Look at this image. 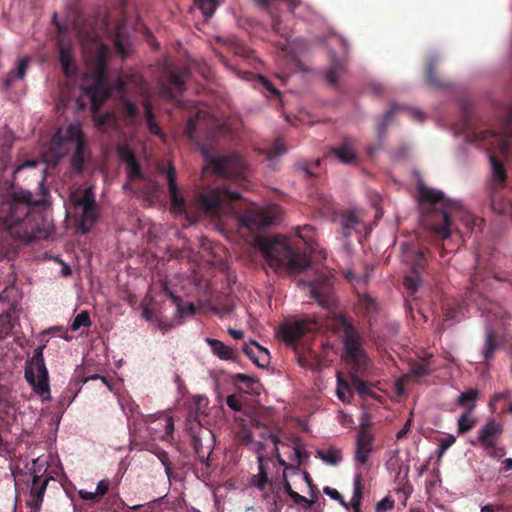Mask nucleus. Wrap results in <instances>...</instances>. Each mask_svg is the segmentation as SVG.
I'll return each mask as SVG.
<instances>
[{
    "label": "nucleus",
    "instance_id": "nucleus-2",
    "mask_svg": "<svg viewBox=\"0 0 512 512\" xmlns=\"http://www.w3.org/2000/svg\"><path fill=\"white\" fill-rule=\"evenodd\" d=\"M418 194L421 223L437 238L444 240L450 236L451 218L456 215L467 217L465 221L468 228L476 225L477 220L471 219L463 205L459 201L446 198L442 191L419 184Z\"/></svg>",
    "mask_w": 512,
    "mask_h": 512
},
{
    "label": "nucleus",
    "instance_id": "nucleus-20",
    "mask_svg": "<svg viewBox=\"0 0 512 512\" xmlns=\"http://www.w3.org/2000/svg\"><path fill=\"white\" fill-rule=\"evenodd\" d=\"M105 73V62L102 54L100 53L97 59V85L95 88L87 90V93L91 94L93 107L101 105L109 97V91L105 88Z\"/></svg>",
    "mask_w": 512,
    "mask_h": 512
},
{
    "label": "nucleus",
    "instance_id": "nucleus-37",
    "mask_svg": "<svg viewBox=\"0 0 512 512\" xmlns=\"http://www.w3.org/2000/svg\"><path fill=\"white\" fill-rule=\"evenodd\" d=\"M479 398V391L477 389H469L466 392H462L457 400V405L461 407H466L469 409V406L472 405L475 407V401Z\"/></svg>",
    "mask_w": 512,
    "mask_h": 512
},
{
    "label": "nucleus",
    "instance_id": "nucleus-38",
    "mask_svg": "<svg viewBox=\"0 0 512 512\" xmlns=\"http://www.w3.org/2000/svg\"><path fill=\"white\" fill-rule=\"evenodd\" d=\"M363 493H362V485H361V476L357 475L354 479V492L351 498V506L354 512H361V501H362Z\"/></svg>",
    "mask_w": 512,
    "mask_h": 512
},
{
    "label": "nucleus",
    "instance_id": "nucleus-19",
    "mask_svg": "<svg viewBox=\"0 0 512 512\" xmlns=\"http://www.w3.org/2000/svg\"><path fill=\"white\" fill-rule=\"evenodd\" d=\"M329 156H333L343 164H352L357 160L356 141L351 137H344L338 144L329 150Z\"/></svg>",
    "mask_w": 512,
    "mask_h": 512
},
{
    "label": "nucleus",
    "instance_id": "nucleus-47",
    "mask_svg": "<svg viewBox=\"0 0 512 512\" xmlns=\"http://www.w3.org/2000/svg\"><path fill=\"white\" fill-rule=\"evenodd\" d=\"M344 68L343 63L338 60H334L331 68L326 73V80L330 85H336L338 81V73Z\"/></svg>",
    "mask_w": 512,
    "mask_h": 512
},
{
    "label": "nucleus",
    "instance_id": "nucleus-31",
    "mask_svg": "<svg viewBox=\"0 0 512 512\" xmlns=\"http://www.w3.org/2000/svg\"><path fill=\"white\" fill-rule=\"evenodd\" d=\"M169 294V297L172 301V303L176 306V309H177V314L180 316V317H184V316H192L195 314V311H196V308H195V305L191 302L189 303H186L185 305L182 304V299L173 294L172 292H168Z\"/></svg>",
    "mask_w": 512,
    "mask_h": 512
},
{
    "label": "nucleus",
    "instance_id": "nucleus-53",
    "mask_svg": "<svg viewBox=\"0 0 512 512\" xmlns=\"http://www.w3.org/2000/svg\"><path fill=\"white\" fill-rule=\"evenodd\" d=\"M402 109L403 108L401 106H399L397 104H393L391 106V108L384 114V117H383L381 123L379 124L378 130L380 132H383L385 130L386 126L390 123L393 114L396 111H399V110H402Z\"/></svg>",
    "mask_w": 512,
    "mask_h": 512
},
{
    "label": "nucleus",
    "instance_id": "nucleus-39",
    "mask_svg": "<svg viewBox=\"0 0 512 512\" xmlns=\"http://www.w3.org/2000/svg\"><path fill=\"white\" fill-rule=\"evenodd\" d=\"M194 3L206 18L212 17L218 6V0H194Z\"/></svg>",
    "mask_w": 512,
    "mask_h": 512
},
{
    "label": "nucleus",
    "instance_id": "nucleus-8",
    "mask_svg": "<svg viewBox=\"0 0 512 512\" xmlns=\"http://www.w3.org/2000/svg\"><path fill=\"white\" fill-rule=\"evenodd\" d=\"M207 167L220 177L230 179L240 185L247 181V164L245 159L236 153L224 156H211L205 154Z\"/></svg>",
    "mask_w": 512,
    "mask_h": 512
},
{
    "label": "nucleus",
    "instance_id": "nucleus-43",
    "mask_svg": "<svg viewBox=\"0 0 512 512\" xmlns=\"http://www.w3.org/2000/svg\"><path fill=\"white\" fill-rule=\"evenodd\" d=\"M358 303L361 309L367 314H374L377 311V303L374 298L368 294H362L358 297Z\"/></svg>",
    "mask_w": 512,
    "mask_h": 512
},
{
    "label": "nucleus",
    "instance_id": "nucleus-57",
    "mask_svg": "<svg viewBox=\"0 0 512 512\" xmlns=\"http://www.w3.org/2000/svg\"><path fill=\"white\" fill-rule=\"evenodd\" d=\"M394 500L387 496L376 504V512H387L394 508Z\"/></svg>",
    "mask_w": 512,
    "mask_h": 512
},
{
    "label": "nucleus",
    "instance_id": "nucleus-45",
    "mask_svg": "<svg viewBox=\"0 0 512 512\" xmlns=\"http://www.w3.org/2000/svg\"><path fill=\"white\" fill-rule=\"evenodd\" d=\"M91 324L92 323L90 320L89 313L87 311H82L78 315H76L75 318L73 319V321L70 325V330L77 331L81 327H90Z\"/></svg>",
    "mask_w": 512,
    "mask_h": 512
},
{
    "label": "nucleus",
    "instance_id": "nucleus-46",
    "mask_svg": "<svg viewBox=\"0 0 512 512\" xmlns=\"http://www.w3.org/2000/svg\"><path fill=\"white\" fill-rule=\"evenodd\" d=\"M118 157L126 164L136 160L133 150L127 144H118L116 147Z\"/></svg>",
    "mask_w": 512,
    "mask_h": 512
},
{
    "label": "nucleus",
    "instance_id": "nucleus-30",
    "mask_svg": "<svg viewBox=\"0 0 512 512\" xmlns=\"http://www.w3.org/2000/svg\"><path fill=\"white\" fill-rule=\"evenodd\" d=\"M317 457L329 465H338L342 459L341 450L330 447L326 450H317Z\"/></svg>",
    "mask_w": 512,
    "mask_h": 512
},
{
    "label": "nucleus",
    "instance_id": "nucleus-56",
    "mask_svg": "<svg viewBox=\"0 0 512 512\" xmlns=\"http://www.w3.org/2000/svg\"><path fill=\"white\" fill-rule=\"evenodd\" d=\"M251 444L253 445V449L256 452L258 464H264L265 460H271L270 457L266 458L263 455V452L265 450V442H264V440L255 441V442H252Z\"/></svg>",
    "mask_w": 512,
    "mask_h": 512
},
{
    "label": "nucleus",
    "instance_id": "nucleus-54",
    "mask_svg": "<svg viewBox=\"0 0 512 512\" xmlns=\"http://www.w3.org/2000/svg\"><path fill=\"white\" fill-rule=\"evenodd\" d=\"M483 449L488 456L494 459H500L506 454L505 448L497 443L492 444V447H483Z\"/></svg>",
    "mask_w": 512,
    "mask_h": 512
},
{
    "label": "nucleus",
    "instance_id": "nucleus-4",
    "mask_svg": "<svg viewBox=\"0 0 512 512\" xmlns=\"http://www.w3.org/2000/svg\"><path fill=\"white\" fill-rule=\"evenodd\" d=\"M260 248L268 264L274 269L283 268L289 272H300L310 265L306 252L286 239H265Z\"/></svg>",
    "mask_w": 512,
    "mask_h": 512
},
{
    "label": "nucleus",
    "instance_id": "nucleus-10",
    "mask_svg": "<svg viewBox=\"0 0 512 512\" xmlns=\"http://www.w3.org/2000/svg\"><path fill=\"white\" fill-rule=\"evenodd\" d=\"M467 138L471 142L489 141L492 144L495 141H499V146L502 149H506L509 141L512 139V108L506 110L499 131L492 129L486 124H479L469 129Z\"/></svg>",
    "mask_w": 512,
    "mask_h": 512
},
{
    "label": "nucleus",
    "instance_id": "nucleus-52",
    "mask_svg": "<svg viewBox=\"0 0 512 512\" xmlns=\"http://www.w3.org/2000/svg\"><path fill=\"white\" fill-rule=\"evenodd\" d=\"M291 450L290 458L296 462V467L302 465L304 458H307L306 452L297 444L293 447L288 446Z\"/></svg>",
    "mask_w": 512,
    "mask_h": 512
},
{
    "label": "nucleus",
    "instance_id": "nucleus-14",
    "mask_svg": "<svg viewBox=\"0 0 512 512\" xmlns=\"http://www.w3.org/2000/svg\"><path fill=\"white\" fill-rule=\"evenodd\" d=\"M214 445L215 435L212 430L199 426L198 430L192 435V446L199 461L207 467L210 466V455L213 452Z\"/></svg>",
    "mask_w": 512,
    "mask_h": 512
},
{
    "label": "nucleus",
    "instance_id": "nucleus-11",
    "mask_svg": "<svg viewBox=\"0 0 512 512\" xmlns=\"http://www.w3.org/2000/svg\"><path fill=\"white\" fill-rule=\"evenodd\" d=\"M74 214L81 234L88 233L99 217V208L92 188H87L80 196H74Z\"/></svg>",
    "mask_w": 512,
    "mask_h": 512
},
{
    "label": "nucleus",
    "instance_id": "nucleus-26",
    "mask_svg": "<svg viewBox=\"0 0 512 512\" xmlns=\"http://www.w3.org/2000/svg\"><path fill=\"white\" fill-rule=\"evenodd\" d=\"M29 62L30 59L28 57H24L18 61L16 69L9 72L8 75L2 80V84L5 90L9 89L16 79L22 80L25 77Z\"/></svg>",
    "mask_w": 512,
    "mask_h": 512
},
{
    "label": "nucleus",
    "instance_id": "nucleus-7",
    "mask_svg": "<svg viewBox=\"0 0 512 512\" xmlns=\"http://www.w3.org/2000/svg\"><path fill=\"white\" fill-rule=\"evenodd\" d=\"M402 259L411 268L405 275L403 285L410 295H413L421 281V271L428 263L429 250L416 242H405L401 245Z\"/></svg>",
    "mask_w": 512,
    "mask_h": 512
},
{
    "label": "nucleus",
    "instance_id": "nucleus-60",
    "mask_svg": "<svg viewBox=\"0 0 512 512\" xmlns=\"http://www.w3.org/2000/svg\"><path fill=\"white\" fill-rule=\"evenodd\" d=\"M295 503L297 504H303L306 509L310 508L313 504V500H309L308 498L300 495L299 493L293 491L288 495Z\"/></svg>",
    "mask_w": 512,
    "mask_h": 512
},
{
    "label": "nucleus",
    "instance_id": "nucleus-17",
    "mask_svg": "<svg viewBox=\"0 0 512 512\" xmlns=\"http://www.w3.org/2000/svg\"><path fill=\"white\" fill-rule=\"evenodd\" d=\"M160 172L165 175L167 179L172 208L178 212H185L186 202L183 196L179 193L176 182V169L172 162H168L167 166L161 168Z\"/></svg>",
    "mask_w": 512,
    "mask_h": 512
},
{
    "label": "nucleus",
    "instance_id": "nucleus-23",
    "mask_svg": "<svg viewBox=\"0 0 512 512\" xmlns=\"http://www.w3.org/2000/svg\"><path fill=\"white\" fill-rule=\"evenodd\" d=\"M185 90L184 76L172 71L165 82H162L161 94L164 98L175 99L177 94Z\"/></svg>",
    "mask_w": 512,
    "mask_h": 512
},
{
    "label": "nucleus",
    "instance_id": "nucleus-50",
    "mask_svg": "<svg viewBox=\"0 0 512 512\" xmlns=\"http://www.w3.org/2000/svg\"><path fill=\"white\" fill-rule=\"evenodd\" d=\"M232 380L235 383H243L247 389L252 391L255 390L254 386L258 383L254 377L242 373L234 374Z\"/></svg>",
    "mask_w": 512,
    "mask_h": 512
},
{
    "label": "nucleus",
    "instance_id": "nucleus-42",
    "mask_svg": "<svg viewBox=\"0 0 512 512\" xmlns=\"http://www.w3.org/2000/svg\"><path fill=\"white\" fill-rule=\"evenodd\" d=\"M201 115H202V112L199 111L195 118L190 117L187 121V124L185 127V133L190 140L194 141L197 138L196 133L200 126Z\"/></svg>",
    "mask_w": 512,
    "mask_h": 512
},
{
    "label": "nucleus",
    "instance_id": "nucleus-63",
    "mask_svg": "<svg viewBox=\"0 0 512 512\" xmlns=\"http://www.w3.org/2000/svg\"><path fill=\"white\" fill-rule=\"evenodd\" d=\"M109 486L110 481L108 479H103L99 481L96 487V492L98 496H104L108 492Z\"/></svg>",
    "mask_w": 512,
    "mask_h": 512
},
{
    "label": "nucleus",
    "instance_id": "nucleus-6",
    "mask_svg": "<svg viewBox=\"0 0 512 512\" xmlns=\"http://www.w3.org/2000/svg\"><path fill=\"white\" fill-rule=\"evenodd\" d=\"M240 198L241 195L238 191L221 186L199 193L197 203L205 214L220 219L234 213L232 202Z\"/></svg>",
    "mask_w": 512,
    "mask_h": 512
},
{
    "label": "nucleus",
    "instance_id": "nucleus-1",
    "mask_svg": "<svg viewBox=\"0 0 512 512\" xmlns=\"http://www.w3.org/2000/svg\"><path fill=\"white\" fill-rule=\"evenodd\" d=\"M42 203L26 190L0 199V232L23 244L46 238V231L40 228L42 217L36 210Z\"/></svg>",
    "mask_w": 512,
    "mask_h": 512
},
{
    "label": "nucleus",
    "instance_id": "nucleus-22",
    "mask_svg": "<svg viewBox=\"0 0 512 512\" xmlns=\"http://www.w3.org/2000/svg\"><path fill=\"white\" fill-rule=\"evenodd\" d=\"M503 433V425L494 419L489 420L479 431L478 442L483 447H492Z\"/></svg>",
    "mask_w": 512,
    "mask_h": 512
},
{
    "label": "nucleus",
    "instance_id": "nucleus-5",
    "mask_svg": "<svg viewBox=\"0 0 512 512\" xmlns=\"http://www.w3.org/2000/svg\"><path fill=\"white\" fill-rule=\"evenodd\" d=\"M70 145L75 148L71 157V166L77 173H81L84 168L86 145L82 129L78 124L69 125L65 131L58 130L53 135L45 153V160L54 165L57 164L68 153Z\"/></svg>",
    "mask_w": 512,
    "mask_h": 512
},
{
    "label": "nucleus",
    "instance_id": "nucleus-15",
    "mask_svg": "<svg viewBox=\"0 0 512 512\" xmlns=\"http://www.w3.org/2000/svg\"><path fill=\"white\" fill-rule=\"evenodd\" d=\"M310 297L313 298L319 306L330 309L335 304L333 294V283L328 277H319L315 281L308 283Z\"/></svg>",
    "mask_w": 512,
    "mask_h": 512
},
{
    "label": "nucleus",
    "instance_id": "nucleus-24",
    "mask_svg": "<svg viewBox=\"0 0 512 512\" xmlns=\"http://www.w3.org/2000/svg\"><path fill=\"white\" fill-rule=\"evenodd\" d=\"M59 62L63 73L66 77H70L76 72V65L73 59V50L70 44L63 41L58 42Z\"/></svg>",
    "mask_w": 512,
    "mask_h": 512
},
{
    "label": "nucleus",
    "instance_id": "nucleus-58",
    "mask_svg": "<svg viewBox=\"0 0 512 512\" xmlns=\"http://www.w3.org/2000/svg\"><path fill=\"white\" fill-rule=\"evenodd\" d=\"M285 152L284 144L278 139L275 141L272 149L267 152V159L271 160L274 156L282 155Z\"/></svg>",
    "mask_w": 512,
    "mask_h": 512
},
{
    "label": "nucleus",
    "instance_id": "nucleus-55",
    "mask_svg": "<svg viewBox=\"0 0 512 512\" xmlns=\"http://www.w3.org/2000/svg\"><path fill=\"white\" fill-rule=\"evenodd\" d=\"M12 329L10 316L8 314L6 315H0V340L6 337Z\"/></svg>",
    "mask_w": 512,
    "mask_h": 512
},
{
    "label": "nucleus",
    "instance_id": "nucleus-44",
    "mask_svg": "<svg viewBox=\"0 0 512 512\" xmlns=\"http://www.w3.org/2000/svg\"><path fill=\"white\" fill-rule=\"evenodd\" d=\"M259 473L251 478V484L260 490H263L268 483V473L264 464L258 465Z\"/></svg>",
    "mask_w": 512,
    "mask_h": 512
},
{
    "label": "nucleus",
    "instance_id": "nucleus-36",
    "mask_svg": "<svg viewBox=\"0 0 512 512\" xmlns=\"http://www.w3.org/2000/svg\"><path fill=\"white\" fill-rule=\"evenodd\" d=\"M490 163L492 167L493 179L500 184L504 183L507 179V173L502 162L493 155H490Z\"/></svg>",
    "mask_w": 512,
    "mask_h": 512
},
{
    "label": "nucleus",
    "instance_id": "nucleus-28",
    "mask_svg": "<svg viewBox=\"0 0 512 512\" xmlns=\"http://www.w3.org/2000/svg\"><path fill=\"white\" fill-rule=\"evenodd\" d=\"M206 343L210 346L214 355L222 360H234L235 354L232 348L222 341L212 338H206Z\"/></svg>",
    "mask_w": 512,
    "mask_h": 512
},
{
    "label": "nucleus",
    "instance_id": "nucleus-35",
    "mask_svg": "<svg viewBox=\"0 0 512 512\" xmlns=\"http://www.w3.org/2000/svg\"><path fill=\"white\" fill-rule=\"evenodd\" d=\"M296 235L310 248L315 244L314 228L311 225L297 226Z\"/></svg>",
    "mask_w": 512,
    "mask_h": 512
},
{
    "label": "nucleus",
    "instance_id": "nucleus-21",
    "mask_svg": "<svg viewBox=\"0 0 512 512\" xmlns=\"http://www.w3.org/2000/svg\"><path fill=\"white\" fill-rule=\"evenodd\" d=\"M334 221L340 227V232L345 238L351 237L363 222L359 212L353 210L341 211L335 216Z\"/></svg>",
    "mask_w": 512,
    "mask_h": 512
},
{
    "label": "nucleus",
    "instance_id": "nucleus-29",
    "mask_svg": "<svg viewBox=\"0 0 512 512\" xmlns=\"http://www.w3.org/2000/svg\"><path fill=\"white\" fill-rule=\"evenodd\" d=\"M144 110H145V120L148 127V130L151 134L156 135L160 138H164V134L160 128V126L155 121V116L153 114V107L149 100L144 101Z\"/></svg>",
    "mask_w": 512,
    "mask_h": 512
},
{
    "label": "nucleus",
    "instance_id": "nucleus-27",
    "mask_svg": "<svg viewBox=\"0 0 512 512\" xmlns=\"http://www.w3.org/2000/svg\"><path fill=\"white\" fill-rule=\"evenodd\" d=\"M438 64V58L432 56L428 59L425 70V78L428 84L438 88L448 87L445 81H443L436 73V67Z\"/></svg>",
    "mask_w": 512,
    "mask_h": 512
},
{
    "label": "nucleus",
    "instance_id": "nucleus-64",
    "mask_svg": "<svg viewBox=\"0 0 512 512\" xmlns=\"http://www.w3.org/2000/svg\"><path fill=\"white\" fill-rule=\"evenodd\" d=\"M454 442L455 437L452 435L445 439H442L439 445L440 455H442Z\"/></svg>",
    "mask_w": 512,
    "mask_h": 512
},
{
    "label": "nucleus",
    "instance_id": "nucleus-34",
    "mask_svg": "<svg viewBox=\"0 0 512 512\" xmlns=\"http://www.w3.org/2000/svg\"><path fill=\"white\" fill-rule=\"evenodd\" d=\"M474 406L470 405L469 409L463 413L458 419V433L464 434L470 431L476 424V420L470 417V414L473 412Z\"/></svg>",
    "mask_w": 512,
    "mask_h": 512
},
{
    "label": "nucleus",
    "instance_id": "nucleus-33",
    "mask_svg": "<svg viewBox=\"0 0 512 512\" xmlns=\"http://www.w3.org/2000/svg\"><path fill=\"white\" fill-rule=\"evenodd\" d=\"M123 114H124V118H125V121L127 122V124L136 125L138 123L139 110H138L137 105L134 102H132L130 100L124 101Z\"/></svg>",
    "mask_w": 512,
    "mask_h": 512
},
{
    "label": "nucleus",
    "instance_id": "nucleus-48",
    "mask_svg": "<svg viewBox=\"0 0 512 512\" xmlns=\"http://www.w3.org/2000/svg\"><path fill=\"white\" fill-rule=\"evenodd\" d=\"M127 176L130 180L144 178V174L137 159L127 164Z\"/></svg>",
    "mask_w": 512,
    "mask_h": 512
},
{
    "label": "nucleus",
    "instance_id": "nucleus-62",
    "mask_svg": "<svg viewBox=\"0 0 512 512\" xmlns=\"http://www.w3.org/2000/svg\"><path fill=\"white\" fill-rule=\"evenodd\" d=\"M157 457L161 461V463L163 464V466L165 468V473L167 474L168 477H170L171 474H172V468H171V463H170V460H169L168 453L166 451H160L157 454Z\"/></svg>",
    "mask_w": 512,
    "mask_h": 512
},
{
    "label": "nucleus",
    "instance_id": "nucleus-16",
    "mask_svg": "<svg viewBox=\"0 0 512 512\" xmlns=\"http://www.w3.org/2000/svg\"><path fill=\"white\" fill-rule=\"evenodd\" d=\"M35 464L36 462H33L32 471L27 478V482H31V487L29 499H27L26 504L33 508V512H40L43 497L51 477H45L42 479V476L38 474L39 471H36L34 468Z\"/></svg>",
    "mask_w": 512,
    "mask_h": 512
},
{
    "label": "nucleus",
    "instance_id": "nucleus-9",
    "mask_svg": "<svg viewBox=\"0 0 512 512\" xmlns=\"http://www.w3.org/2000/svg\"><path fill=\"white\" fill-rule=\"evenodd\" d=\"M282 216V208L279 205L265 207L252 206L245 210L238 218L239 226L247 228L251 232L276 225Z\"/></svg>",
    "mask_w": 512,
    "mask_h": 512
},
{
    "label": "nucleus",
    "instance_id": "nucleus-59",
    "mask_svg": "<svg viewBox=\"0 0 512 512\" xmlns=\"http://www.w3.org/2000/svg\"><path fill=\"white\" fill-rule=\"evenodd\" d=\"M226 404L230 409L237 412L241 411L243 407L241 399L235 394L227 396Z\"/></svg>",
    "mask_w": 512,
    "mask_h": 512
},
{
    "label": "nucleus",
    "instance_id": "nucleus-41",
    "mask_svg": "<svg viewBox=\"0 0 512 512\" xmlns=\"http://www.w3.org/2000/svg\"><path fill=\"white\" fill-rule=\"evenodd\" d=\"M336 393H337L338 398L342 402H349V398L352 396V392H351L349 383L346 380H344L343 378H341L340 376H338V378H337Z\"/></svg>",
    "mask_w": 512,
    "mask_h": 512
},
{
    "label": "nucleus",
    "instance_id": "nucleus-25",
    "mask_svg": "<svg viewBox=\"0 0 512 512\" xmlns=\"http://www.w3.org/2000/svg\"><path fill=\"white\" fill-rule=\"evenodd\" d=\"M243 352L258 367H265L269 364L270 355L268 350L260 346L255 341H252L250 344H245Z\"/></svg>",
    "mask_w": 512,
    "mask_h": 512
},
{
    "label": "nucleus",
    "instance_id": "nucleus-61",
    "mask_svg": "<svg viewBox=\"0 0 512 512\" xmlns=\"http://www.w3.org/2000/svg\"><path fill=\"white\" fill-rule=\"evenodd\" d=\"M238 440L243 445H249L253 442L252 432L247 428H242L237 434Z\"/></svg>",
    "mask_w": 512,
    "mask_h": 512
},
{
    "label": "nucleus",
    "instance_id": "nucleus-49",
    "mask_svg": "<svg viewBox=\"0 0 512 512\" xmlns=\"http://www.w3.org/2000/svg\"><path fill=\"white\" fill-rule=\"evenodd\" d=\"M268 436L270 437V440L274 444V448H273V452L272 453L276 457L277 462L279 463V465H281V466H283L285 468H289L290 465L282 458V456H281V454L279 452L278 445L281 444L280 439L278 438V436L275 433H269ZM282 445H284V444L282 443Z\"/></svg>",
    "mask_w": 512,
    "mask_h": 512
},
{
    "label": "nucleus",
    "instance_id": "nucleus-3",
    "mask_svg": "<svg viewBox=\"0 0 512 512\" xmlns=\"http://www.w3.org/2000/svg\"><path fill=\"white\" fill-rule=\"evenodd\" d=\"M335 320L336 329L341 332L343 359L354 371L351 378L352 385L359 395L372 396L373 393L369 385L359 377V375H363L368 370L370 364L367 352L363 346L364 339L352 320L344 314H339Z\"/></svg>",
    "mask_w": 512,
    "mask_h": 512
},
{
    "label": "nucleus",
    "instance_id": "nucleus-32",
    "mask_svg": "<svg viewBox=\"0 0 512 512\" xmlns=\"http://www.w3.org/2000/svg\"><path fill=\"white\" fill-rule=\"evenodd\" d=\"M497 348L498 342L496 340V335L492 330H489L486 334L485 345L482 351L483 358L486 362L493 359Z\"/></svg>",
    "mask_w": 512,
    "mask_h": 512
},
{
    "label": "nucleus",
    "instance_id": "nucleus-51",
    "mask_svg": "<svg viewBox=\"0 0 512 512\" xmlns=\"http://www.w3.org/2000/svg\"><path fill=\"white\" fill-rule=\"evenodd\" d=\"M320 164V160H316L313 163H309L307 161H303L298 163V169L304 174L305 178L312 177L315 175L313 169L318 167Z\"/></svg>",
    "mask_w": 512,
    "mask_h": 512
},
{
    "label": "nucleus",
    "instance_id": "nucleus-13",
    "mask_svg": "<svg viewBox=\"0 0 512 512\" xmlns=\"http://www.w3.org/2000/svg\"><path fill=\"white\" fill-rule=\"evenodd\" d=\"M316 329L315 320L298 319L281 324L277 334L287 345L294 346L303 335Z\"/></svg>",
    "mask_w": 512,
    "mask_h": 512
},
{
    "label": "nucleus",
    "instance_id": "nucleus-18",
    "mask_svg": "<svg viewBox=\"0 0 512 512\" xmlns=\"http://www.w3.org/2000/svg\"><path fill=\"white\" fill-rule=\"evenodd\" d=\"M374 435L368 426H361L356 437L354 460L366 464L373 450Z\"/></svg>",
    "mask_w": 512,
    "mask_h": 512
},
{
    "label": "nucleus",
    "instance_id": "nucleus-12",
    "mask_svg": "<svg viewBox=\"0 0 512 512\" xmlns=\"http://www.w3.org/2000/svg\"><path fill=\"white\" fill-rule=\"evenodd\" d=\"M33 360L35 361L34 367L37 373L35 374L33 367H27L25 369V378L33 387L35 393L41 397L42 401L50 400L48 371L42 357V348H37L35 350Z\"/></svg>",
    "mask_w": 512,
    "mask_h": 512
},
{
    "label": "nucleus",
    "instance_id": "nucleus-40",
    "mask_svg": "<svg viewBox=\"0 0 512 512\" xmlns=\"http://www.w3.org/2000/svg\"><path fill=\"white\" fill-rule=\"evenodd\" d=\"M257 84L264 93L266 94V97L268 98H279L280 97V91L274 87L272 82L268 80L266 77L259 75L257 77Z\"/></svg>",
    "mask_w": 512,
    "mask_h": 512
}]
</instances>
